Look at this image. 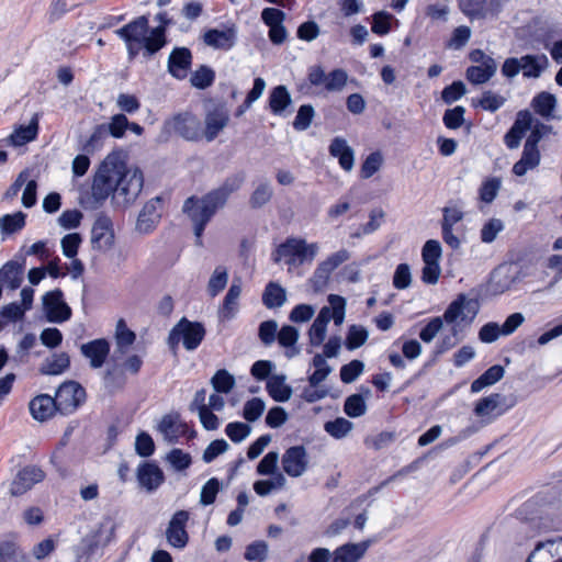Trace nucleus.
<instances>
[{"label": "nucleus", "instance_id": "7", "mask_svg": "<svg viewBox=\"0 0 562 562\" xmlns=\"http://www.w3.org/2000/svg\"><path fill=\"white\" fill-rule=\"evenodd\" d=\"M206 330L203 324L191 322L182 317L170 330L168 335V345L176 350L181 342L186 350H195L205 337Z\"/></svg>", "mask_w": 562, "mask_h": 562}, {"label": "nucleus", "instance_id": "60", "mask_svg": "<svg viewBox=\"0 0 562 562\" xmlns=\"http://www.w3.org/2000/svg\"><path fill=\"white\" fill-rule=\"evenodd\" d=\"M220 491V482L217 479H210L202 487L200 495V503L204 506L211 505L215 502L216 495Z\"/></svg>", "mask_w": 562, "mask_h": 562}, {"label": "nucleus", "instance_id": "1", "mask_svg": "<svg viewBox=\"0 0 562 562\" xmlns=\"http://www.w3.org/2000/svg\"><path fill=\"white\" fill-rule=\"evenodd\" d=\"M144 177L138 168H127L121 153L109 154L102 161L92 184L97 202L112 194L113 201L127 206L136 201L143 190Z\"/></svg>", "mask_w": 562, "mask_h": 562}, {"label": "nucleus", "instance_id": "2", "mask_svg": "<svg viewBox=\"0 0 562 562\" xmlns=\"http://www.w3.org/2000/svg\"><path fill=\"white\" fill-rule=\"evenodd\" d=\"M126 43L128 55L134 58L142 48H145L148 55L158 52L165 45V34L161 27H156L149 32L148 19L145 15L138 16L134 21L115 31Z\"/></svg>", "mask_w": 562, "mask_h": 562}, {"label": "nucleus", "instance_id": "37", "mask_svg": "<svg viewBox=\"0 0 562 562\" xmlns=\"http://www.w3.org/2000/svg\"><path fill=\"white\" fill-rule=\"evenodd\" d=\"M505 370L502 366H492L471 384V392L477 393L483 389L495 384L504 376Z\"/></svg>", "mask_w": 562, "mask_h": 562}, {"label": "nucleus", "instance_id": "11", "mask_svg": "<svg viewBox=\"0 0 562 562\" xmlns=\"http://www.w3.org/2000/svg\"><path fill=\"white\" fill-rule=\"evenodd\" d=\"M114 244L113 224L109 216L98 215L91 228V245L99 251L109 250Z\"/></svg>", "mask_w": 562, "mask_h": 562}, {"label": "nucleus", "instance_id": "25", "mask_svg": "<svg viewBox=\"0 0 562 562\" xmlns=\"http://www.w3.org/2000/svg\"><path fill=\"white\" fill-rule=\"evenodd\" d=\"M137 479L142 487L151 492L161 485L165 477L161 469L157 464L145 462L137 470Z\"/></svg>", "mask_w": 562, "mask_h": 562}, {"label": "nucleus", "instance_id": "52", "mask_svg": "<svg viewBox=\"0 0 562 562\" xmlns=\"http://www.w3.org/2000/svg\"><path fill=\"white\" fill-rule=\"evenodd\" d=\"M461 11L470 19L483 18L486 0H459Z\"/></svg>", "mask_w": 562, "mask_h": 562}, {"label": "nucleus", "instance_id": "44", "mask_svg": "<svg viewBox=\"0 0 562 562\" xmlns=\"http://www.w3.org/2000/svg\"><path fill=\"white\" fill-rule=\"evenodd\" d=\"M0 562H30L27 554L12 541L0 542Z\"/></svg>", "mask_w": 562, "mask_h": 562}, {"label": "nucleus", "instance_id": "59", "mask_svg": "<svg viewBox=\"0 0 562 562\" xmlns=\"http://www.w3.org/2000/svg\"><path fill=\"white\" fill-rule=\"evenodd\" d=\"M265 407V402L261 398L254 397L246 402L243 416L248 422H255L262 415Z\"/></svg>", "mask_w": 562, "mask_h": 562}, {"label": "nucleus", "instance_id": "3", "mask_svg": "<svg viewBox=\"0 0 562 562\" xmlns=\"http://www.w3.org/2000/svg\"><path fill=\"white\" fill-rule=\"evenodd\" d=\"M480 304L477 300L471 299L465 294H459L447 307L443 319L451 325V334L443 337L438 353H442L460 340L458 337L464 326H469L479 313Z\"/></svg>", "mask_w": 562, "mask_h": 562}, {"label": "nucleus", "instance_id": "16", "mask_svg": "<svg viewBox=\"0 0 562 562\" xmlns=\"http://www.w3.org/2000/svg\"><path fill=\"white\" fill-rule=\"evenodd\" d=\"M172 126L173 131L187 140L199 142L203 139L201 121L190 113L177 115L173 119Z\"/></svg>", "mask_w": 562, "mask_h": 562}, {"label": "nucleus", "instance_id": "64", "mask_svg": "<svg viewBox=\"0 0 562 562\" xmlns=\"http://www.w3.org/2000/svg\"><path fill=\"white\" fill-rule=\"evenodd\" d=\"M315 314V307L310 304H299L290 312L289 319L293 323H306Z\"/></svg>", "mask_w": 562, "mask_h": 562}, {"label": "nucleus", "instance_id": "19", "mask_svg": "<svg viewBox=\"0 0 562 562\" xmlns=\"http://www.w3.org/2000/svg\"><path fill=\"white\" fill-rule=\"evenodd\" d=\"M504 396L499 393H493L488 396L481 398L474 406V414L480 417L485 424L492 423L495 418L504 414L501 404Z\"/></svg>", "mask_w": 562, "mask_h": 562}, {"label": "nucleus", "instance_id": "61", "mask_svg": "<svg viewBox=\"0 0 562 562\" xmlns=\"http://www.w3.org/2000/svg\"><path fill=\"white\" fill-rule=\"evenodd\" d=\"M504 229V224L498 218H492L481 229V239L483 243H492L497 237L498 233Z\"/></svg>", "mask_w": 562, "mask_h": 562}, {"label": "nucleus", "instance_id": "29", "mask_svg": "<svg viewBox=\"0 0 562 562\" xmlns=\"http://www.w3.org/2000/svg\"><path fill=\"white\" fill-rule=\"evenodd\" d=\"M30 412L36 420H46L57 409L56 401L46 394L38 395L30 402Z\"/></svg>", "mask_w": 562, "mask_h": 562}, {"label": "nucleus", "instance_id": "38", "mask_svg": "<svg viewBox=\"0 0 562 562\" xmlns=\"http://www.w3.org/2000/svg\"><path fill=\"white\" fill-rule=\"evenodd\" d=\"M286 301L285 289L279 283L269 282L262 294V302L268 308L281 307Z\"/></svg>", "mask_w": 562, "mask_h": 562}, {"label": "nucleus", "instance_id": "49", "mask_svg": "<svg viewBox=\"0 0 562 562\" xmlns=\"http://www.w3.org/2000/svg\"><path fill=\"white\" fill-rule=\"evenodd\" d=\"M502 181L499 178H488L481 184L479 189L480 200L484 203H491L497 196Z\"/></svg>", "mask_w": 562, "mask_h": 562}, {"label": "nucleus", "instance_id": "13", "mask_svg": "<svg viewBox=\"0 0 562 562\" xmlns=\"http://www.w3.org/2000/svg\"><path fill=\"white\" fill-rule=\"evenodd\" d=\"M237 41V27L235 24L210 29L203 34L205 45L222 50L232 49Z\"/></svg>", "mask_w": 562, "mask_h": 562}, {"label": "nucleus", "instance_id": "36", "mask_svg": "<svg viewBox=\"0 0 562 562\" xmlns=\"http://www.w3.org/2000/svg\"><path fill=\"white\" fill-rule=\"evenodd\" d=\"M269 395L277 402H286L292 395V389L285 384L283 375H273L267 382Z\"/></svg>", "mask_w": 562, "mask_h": 562}, {"label": "nucleus", "instance_id": "22", "mask_svg": "<svg viewBox=\"0 0 562 562\" xmlns=\"http://www.w3.org/2000/svg\"><path fill=\"white\" fill-rule=\"evenodd\" d=\"M192 55L186 47L175 48L168 59V70L177 79L187 77L191 67Z\"/></svg>", "mask_w": 562, "mask_h": 562}, {"label": "nucleus", "instance_id": "53", "mask_svg": "<svg viewBox=\"0 0 562 562\" xmlns=\"http://www.w3.org/2000/svg\"><path fill=\"white\" fill-rule=\"evenodd\" d=\"M393 15L386 11H379L372 15L371 30L378 35H385L391 30V21Z\"/></svg>", "mask_w": 562, "mask_h": 562}, {"label": "nucleus", "instance_id": "45", "mask_svg": "<svg viewBox=\"0 0 562 562\" xmlns=\"http://www.w3.org/2000/svg\"><path fill=\"white\" fill-rule=\"evenodd\" d=\"M25 214L21 211L0 217V231L4 235L14 234L25 226Z\"/></svg>", "mask_w": 562, "mask_h": 562}, {"label": "nucleus", "instance_id": "58", "mask_svg": "<svg viewBox=\"0 0 562 562\" xmlns=\"http://www.w3.org/2000/svg\"><path fill=\"white\" fill-rule=\"evenodd\" d=\"M364 369V364L360 360H352L347 364H344L340 369V379L344 383L353 382Z\"/></svg>", "mask_w": 562, "mask_h": 562}, {"label": "nucleus", "instance_id": "4", "mask_svg": "<svg viewBox=\"0 0 562 562\" xmlns=\"http://www.w3.org/2000/svg\"><path fill=\"white\" fill-rule=\"evenodd\" d=\"M220 209L222 206L217 204L210 193L200 198L190 196L184 201L182 211L192 223L198 246L203 245L202 235L204 228Z\"/></svg>", "mask_w": 562, "mask_h": 562}, {"label": "nucleus", "instance_id": "24", "mask_svg": "<svg viewBox=\"0 0 562 562\" xmlns=\"http://www.w3.org/2000/svg\"><path fill=\"white\" fill-rule=\"evenodd\" d=\"M330 156L338 159L340 167L349 172L355 165V151L342 137H335L328 148Z\"/></svg>", "mask_w": 562, "mask_h": 562}, {"label": "nucleus", "instance_id": "31", "mask_svg": "<svg viewBox=\"0 0 562 562\" xmlns=\"http://www.w3.org/2000/svg\"><path fill=\"white\" fill-rule=\"evenodd\" d=\"M244 182V176L233 175L225 179V181L218 188L210 191L209 193L214 198V200L220 204L222 207L226 204L229 195L237 191Z\"/></svg>", "mask_w": 562, "mask_h": 562}, {"label": "nucleus", "instance_id": "43", "mask_svg": "<svg viewBox=\"0 0 562 562\" xmlns=\"http://www.w3.org/2000/svg\"><path fill=\"white\" fill-rule=\"evenodd\" d=\"M291 104L290 93L284 86L272 89L269 95V105L274 114H281Z\"/></svg>", "mask_w": 562, "mask_h": 562}, {"label": "nucleus", "instance_id": "50", "mask_svg": "<svg viewBox=\"0 0 562 562\" xmlns=\"http://www.w3.org/2000/svg\"><path fill=\"white\" fill-rule=\"evenodd\" d=\"M324 428L331 437L341 439L352 429V423L344 417H338L335 420L327 422Z\"/></svg>", "mask_w": 562, "mask_h": 562}, {"label": "nucleus", "instance_id": "35", "mask_svg": "<svg viewBox=\"0 0 562 562\" xmlns=\"http://www.w3.org/2000/svg\"><path fill=\"white\" fill-rule=\"evenodd\" d=\"M70 366L69 356L66 352L54 353L45 359L40 371L43 374L57 375L66 371Z\"/></svg>", "mask_w": 562, "mask_h": 562}, {"label": "nucleus", "instance_id": "54", "mask_svg": "<svg viewBox=\"0 0 562 562\" xmlns=\"http://www.w3.org/2000/svg\"><path fill=\"white\" fill-rule=\"evenodd\" d=\"M348 81V75L344 69H334L326 76L325 89L327 91H340Z\"/></svg>", "mask_w": 562, "mask_h": 562}, {"label": "nucleus", "instance_id": "56", "mask_svg": "<svg viewBox=\"0 0 562 562\" xmlns=\"http://www.w3.org/2000/svg\"><path fill=\"white\" fill-rule=\"evenodd\" d=\"M166 461L170 463L175 470L182 471L190 467L191 457L181 449L175 448L166 456Z\"/></svg>", "mask_w": 562, "mask_h": 562}, {"label": "nucleus", "instance_id": "23", "mask_svg": "<svg viewBox=\"0 0 562 562\" xmlns=\"http://www.w3.org/2000/svg\"><path fill=\"white\" fill-rule=\"evenodd\" d=\"M38 133V114L27 125H20L4 139L7 145L19 147L34 140Z\"/></svg>", "mask_w": 562, "mask_h": 562}, {"label": "nucleus", "instance_id": "18", "mask_svg": "<svg viewBox=\"0 0 562 562\" xmlns=\"http://www.w3.org/2000/svg\"><path fill=\"white\" fill-rule=\"evenodd\" d=\"M44 472L42 469L30 465L25 467L16 474L11 483L10 493L14 496L22 495L31 490L36 483L44 480Z\"/></svg>", "mask_w": 562, "mask_h": 562}, {"label": "nucleus", "instance_id": "40", "mask_svg": "<svg viewBox=\"0 0 562 562\" xmlns=\"http://www.w3.org/2000/svg\"><path fill=\"white\" fill-rule=\"evenodd\" d=\"M506 102V98L491 90H486L477 99H472V105L488 112H496Z\"/></svg>", "mask_w": 562, "mask_h": 562}, {"label": "nucleus", "instance_id": "39", "mask_svg": "<svg viewBox=\"0 0 562 562\" xmlns=\"http://www.w3.org/2000/svg\"><path fill=\"white\" fill-rule=\"evenodd\" d=\"M299 330L291 325H284L278 331V342L282 347L288 348L286 356L289 358H292L299 353V349L295 348V345L299 340Z\"/></svg>", "mask_w": 562, "mask_h": 562}, {"label": "nucleus", "instance_id": "32", "mask_svg": "<svg viewBox=\"0 0 562 562\" xmlns=\"http://www.w3.org/2000/svg\"><path fill=\"white\" fill-rule=\"evenodd\" d=\"M241 294V280L235 278L229 286L221 310V316L225 319H231L235 316L238 310V300Z\"/></svg>", "mask_w": 562, "mask_h": 562}, {"label": "nucleus", "instance_id": "15", "mask_svg": "<svg viewBox=\"0 0 562 562\" xmlns=\"http://www.w3.org/2000/svg\"><path fill=\"white\" fill-rule=\"evenodd\" d=\"M526 562H562V537L538 542Z\"/></svg>", "mask_w": 562, "mask_h": 562}, {"label": "nucleus", "instance_id": "12", "mask_svg": "<svg viewBox=\"0 0 562 562\" xmlns=\"http://www.w3.org/2000/svg\"><path fill=\"white\" fill-rule=\"evenodd\" d=\"M190 514L187 510H178L171 517L166 529L168 543L177 549H183L189 542V533L186 530Z\"/></svg>", "mask_w": 562, "mask_h": 562}, {"label": "nucleus", "instance_id": "33", "mask_svg": "<svg viewBox=\"0 0 562 562\" xmlns=\"http://www.w3.org/2000/svg\"><path fill=\"white\" fill-rule=\"evenodd\" d=\"M158 428L167 441L177 442L179 437L184 434L186 425L181 423L178 415H166L160 420Z\"/></svg>", "mask_w": 562, "mask_h": 562}, {"label": "nucleus", "instance_id": "62", "mask_svg": "<svg viewBox=\"0 0 562 562\" xmlns=\"http://www.w3.org/2000/svg\"><path fill=\"white\" fill-rule=\"evenodd\" d=\"M314 116V109L312 105H301L294 119L293 126L297 131H305L310 127Z\"/></svg>", "mask_w": 562, "mask_h": 562}, {"label": "nucleus", "instance_id": "20", "mask_svg": "<svg viewBox=\"0 0 562 562\" xmlns=\"http://www.w3.org/2000/svg\"><path fill=\"white\" fill-rule=\"evenodd\" d=\"M80 351L89 359L91 368L99 369L105 363L110 355V342L105 338H98L82 344Z\"/></svg>", "mask_w": 562, "mask_h": 562}, {"label": "nucleus", "instance_id": "42", "mask_svg": "<svg viewBox=\"0 0 562 562\" xmlns=\"http://www.w3.org/2000/svg\"><path fill=\"white\" fill-rule=\"evenodd\" d=\"M531 105L536 113L542 117L549 119L552 116V112L557 105V99L553 94L543 91L532 99Z\"/></svg>", "mask_w": 562, "mask_h": 562}, {"label": "nucleus", "instance_id": "9", "mask_svg": "<svg viewBox=\"0 0 562 562\" xmlns=\"http://www.w3.org/2000/svg\"><path fill=\"white\" fill-rule=\"evenodd\" d=\"M441 256L442 248L438 240L429 239L424 244V283L436 284L439 281Z\"/></svg>", "mask_w": 562, "mask_h": 562}, {"label": "nucleus", "instance_id": "5", "mask_svg": "<svg viewBox=\"0 0 562 562\" xmlns=\"http://www.w3.org/2000/svg\"><path fill=\"white\" fill-rule=\"evenodd\" d=\"M548 67L549 59L544 54H528L519 58L509 57L505 59L502 66V75L512 79L521 72L525 78L537 79Z\"/></svg>", "mask_w": 562, "mask_h": 562}, {"label": "nucleus", "instance_id": "47", "mask_svg": "<svg viewBox=\"0 0 562 562\" xmlns=\"http://www.w3.org/2000/svg\"><path fill=\"white\" fill-rule=\"evenodd\" d=\"M369 333L368 330L360 325H351L348 329V334L346 337V347L349 350L357 349L366 344L368 340Z\"/></svg>", "mask_w": 562, "mask_h": 562}, {"label": "nucleus", "instance_id": "51", "mask_svg": "<svg viewBox=\"0 0 562 562\" xmlns=\"http://www.w3.org/2000/svg\"><path fill=\"white\" fill-rule=\"evenodd\" d=\"M228 281V272L224 267H217L211 276L207 284V291L212 296H216Z\"/></svg>", "mask_w": 562, "mask_h": 562}, {"label": "nucleus", "instance_id": "28", "mask_svg": "<svg viewBox=\"0 0 562 562\" xmlns=\"http://www.w3.org/2000/svg\"><path fill=\"white\" fill-rule=\"evenodd\" d=\"M136 335L132 331L123 319H120L115 328V350L113 360H120L135 342Z\"/></svg>", "mask_w": 562, "mask_h": 562}, {"label": "nucleus", "instance_id": "10", "mask_svg": "<svg viewBox=\"0 0 562 562\" xmlns=\"http://www.w3.org/2000/svg\"><path fill=\"white\" fill-rule=\"evenodd\" d=\"M86 398V392L81 385L75 381L63 383L54 400L57 404V409L63 413L74 412Z\"/></svg>", "mask_w": 562, "mask_h": 562}, {"label": "nucleus", "instance_id": "55", "mask_svg": "<svg viewBox=\"0 0 562 562\" xmlns=\"http://www.w3.org/2000/svg\"><path fill=\"white\" fill-rule=\"evenodd\" d=\"M465 109L457 105L453 109H448L442 117L443 124L447 128L457 130L464 123Z\"/></svg>", "mask_w": 562, "mask_h": 562}, {"label": "nucleus", "instance_id": "57", "mask_svg": "<svg viewBox=\"0 0 562 562\" xmlns=\"http://www.w3.org/2000/svg\"><path fill=\"white\" fill-rule=\"evenodd\" d=\"M191 83L199 89H205L212 85L214 80V71L206 66H201L191 76Z\"/></svg>", "mask_w": 562, "mask_h": 562}, {"label": "nucleus", "instance_id": "8", "mask_svg": "<svg viewBox=\"0 0 562 562\" xmlns=\"http://www.w3.org/2000/svg\"><path fill=\"white\" fill-rule=\"evenodd\" d=\"M43 311L48 322L64 323L71 317V308L64 300L61 290L55 289L42 297Z\"/></svg>", "mask_w": 562, "mask_h": 562}, {"label": "nucleus", "instance_id": "6", "mask_svg": "<svg viewBox=\"0 0 562 562\" xmlns=\"http://www.w3.org/2000/svg\"><path fill=\"white\" fill-rule=\"evenodd\" d=\"M319 250L317 243L307 244L303 238H288L276 251L274 261L284 259L290 267H299L304 262H312Z\"/></svg>", "mask_w": 562, "mask_h": 562}, {"label": "nucleus", "instance_id": "48", "mask_svg": "<svg viewBox=\"0 0 562 562\" xmlns=\"http://www.w3.org/2000/svg\"><path fill=\"white\" fill-rule=\"evenodd\" d=\"M344 411L352 418L364 415L367 411L366 398L361 394L348 396L345 401Z\"/></svg>", "mask_w": 562, "mask_h": 562}, {"label": "nucleus", "instance_id": "14", "mask_svg": "<svg viewBox=\"0 0 562 562\" xmlns=\"http://www.w3.org/2000/svg\"><path fill=\"white\" fill-rule=\"evenodd\" d=\"M282 469L292 477H299L308 468V457L303 446H294L285 450L282 456Z\"/></svg>", "mask_w": 562, "mask_h": 562}, {"label": "nucleus", "instance_id": "26", "mask_svg": "<svg viewBox=\"0 0 562 562\" xmlns=\"http://www.w3.org/2000/svg\"><path fill=\"white\" fill-rule=\"evenodd\" d=\"M541 161V154L539 147H533L531 145L525 144L521 153L520 159L515 162L513 167V172L521 177L526 175L529 170L536 169Z\"/></svg>", "mask_w": 562, "mask_h": 562}, {"label": "nucleus", "instance_id": "34", "mask_svg": "<svg viewBox=\"0 0 562 562\" xmlns=\"http://www.w3.org/2000/svg\"><path fill=\"white\" fill-rule=\"evenodd\" d=\"M497 64L495 59H487L485 65H475L467 69V79L474 85L487 82L496 72Z\"/></svg>", "mask_w": 562, "mask_h": 562}, {"label": "nucleus", "instance_id": "41", "mask_svg": "<svg viewBox=\"0 0 562 562\" xmlns=\"http://www.w3.org/2000/svg\"><path fill=\"white\" fill-rule=\"evenodd\" d=\"M312 366L315 368V371L308 376V383L310 386L316 387L327 379L333 369L322 353H316L313 357Z\"/></svg>", "mask_w": 562, "mask_h": 562}, {"label": "nucleus", "instance_id": "27", "mask_svg": "<svg viewBox=\"0 0 562 562\" xmlns=\"http://www.w3.org/2000/svg\"><path fill=\"white\" fill-rule=\"evenodd\" d=\"M159 203V199L150 200L143 206L136 223L138 232L147 234L156 226L160 218V213L158 211Z\"/></svg>", "mask_w": 562, "mask_h": 562}, {"label": "nucleus", "instance_id": "63", "mask_svg": "<svg viewBox=\"0 0 562 562\" xmlns=\"http://www.w3.org/2000/svg\"><path fill=\"white\" fill-rule=\"evenodd\" d=\"M382 161L380 153L370 154L361 166V177L364 179L372 177L380 169Z\"/></svg>", "mask_w": 562, "mask_h": 562}, {"label": "nucleus", "instance_id": "17", "mask_svg": "<svg viewBox=\"0 0 562 562\" xmlns=\"http://www.w3.org/2000/svg\"><path fill=\"white\" fill-rule=\"evenodd\" d=\"M229 122L228 111L223 106H216L206 112L204 117L203 139L214 140Z\"/></svg>", "mask_w": 562, "mask_h": 562}, {"label": "nucleus", "instance_id": "21", "mask_svg": "<svg viewBox=\"0 0 562 562\" xmlns=\"http://www.w3.org/2000/svg\"><path fill=\"white\" fill-rule=\"evenodd\" d=\"M519 273L512 266H501L491 277L490 288L494 294H502L518 281Z\"/></svg>", "mask_w": 562, "mask_h": 562}, {"label": "nucleus", "instance_id": "46", "mask_svg": "<svg viewBox=\"0 0 562 562\" xmlns=\"http://www.w3.org/2000/svg\"><path fill=\"white\" fill-rule=\"evenodd\" d=\"M211 383L215 392L227 394L235 386V378L227 370L222 369L213 375Z\"/></svg>", "mask_w": 562, "mask_h": 562}, {"label": "nucleus", "instance_id": "30", "mask_svg": "<svg viewBox=\"0 0 562 562\" xmlns=\"http://www.w3.org/2000/svg\"><path fill=\"white\" fill-rule=\"evenodd\" d=\"M23 281V267L15 261H9L0 269V285L11 290L20 288Z\"/></svg>", "mask_w": 562, "mask_h": 562}]
</instances>
